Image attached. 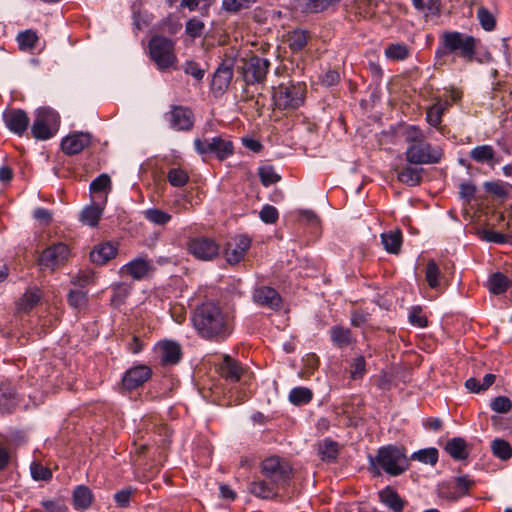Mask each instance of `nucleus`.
I'll use <instances>...</instances> for the list:
<instances>
[{
    "label": "nucleus",
    "mask_w": 512,
    "mask_h": 512,
    "mask_svg": "<svg viewBox=\"0 0 512 512\" xmlns=\"http://www.w3.org/2000/svg\"><path fill=\"white\" fill-rule=\"evenodd\" d=\"M193 326L204 339L222 342L232 333V321L222 307L207 301L198 305L192 315Z\"/></svg>",
    "instance_id": "f257e3e1"
},
{
    "label": "nucleus",
    "mask_w": 512,
    "mask_h": 512,
    "mask_svg": "<svg viewBox=\"0 0 512 512\" xmlns=\"http://www.w3.org/2000/svg\"><path fill=\"white\" fill-rule=\"evenodd\" d=\"M402 136L408 144L405 159L410 164H436L442 158V151L433 147L426 141V135L418 126L408 125L404 128Z\"/></svg>",
    "instance_id": "f03ea898"
},
{
    "label": "nucleus",
    "mask_w": 512,
    "mask_h": 512,
    "mask_svg": "<svg viewBox=\"0 0 512 512\" xmlns=\"http://www.w3.org/2000/svg\"><path fill=\"white\" fill-rule=\"evenodd\" d=\"M476 45L477 39L471 35L458 31H445L442 33L439 47L435 51L437 63L445 64L446 58L451 54L466 62H472L476 55Z\"/></svg>",
    "instance_id": "7ed1b4c3"
},
{
    "label": "nucleus",
    "mask_w": 512,
    "mask_h": 512,
    "mask_svg": "<svg viewBox=\"0 0 512 512\" xmlns=\"http://www.w3.org/2000/svg\"><path fill=\"white\" fill-rule=\"evenodd\" d=\"M305 95V83H281L273 88V105L279 110H295L304 103Z\"/></svg>",
    "instance_id": "20e7f679"
},
{
    "label": "nucleus",
    "mask_w": 512,
    "mask_h": 512,
    "mask_svg": "<svg viewBox=\"0 0 512 512\" xmlns=\"http://www.w3.org/2000/svg\"><path fill=\"white\" fill-rule=\"evenodd\" d=\"M260 472L262 477L278 489L289 486L293 477V469L290 463L278 456L264 459L260 465Z\"/></svg>",
    "instance_id": "39448f33"
},
{
    "label": "nucleus",
    "mask_w": 512,
    "mask_h": 512,
    "mask_svg": "<svg viewBox=\"0 0 512 512\" xmlns=\"http://www.w3.org/2000/svg\"><path fill=\"white\" fill-rule=\"evenodd\" d=\"M148 47L151 59L160 70H167L174 67L177 62V57L173 40L156 35L150 39Z\"/></svg>",
    "instance_id": "423d86ee"
},
{
    "label": "nucleus",
    "mask_w": 512,
    "mask_h": 512,
    "mask_svg": "<svg viewBox=\"0 0 512 512\" xmlns=\"http://www.w3.org/2000/svg\"><path fill=\"white\" fill-rule=\"evenodd\" d=\"M375 461L391 476L401 475L409 468V459L404 450L391 445L380 448Z\"/></svg>",
    "instance_id": "0eeeda50"
},
{
    "label": "nucleus",
    "mask_w": 512,
    "mask_h": 512,
    "mask_svg": "<svg viewBox=\"0 0 512 512\" xmlns=\"http://www.w3.org/2000/svg\"><path fill=\"white\" fill-rule=\"evenodd\" d=\"M242 65L239 67V73L246 85L261 84L266 80L270 67L268 59L253 55L249 58L241 59Z\"/></svg>",
    "instance_id": "6e6552de"
},
{
    "label": "nucleus",
    "mask_w": 512,
    "mask_h": 512,
    "mask_svg": "<svg viewBox=\"0 0 512 512\" xmlns=\"http://www.w3.org/2000/svg\"><path fill=\"white\" fill-rule=\"evenodd\" d=\"M58 115L50 109L38 110L37 116L32 124L31 133L37 140H47L57 131Z\"/></svg>",
    "instance_id": "1a4fd4ad"
},
{
    "label": "nucleus",
    "mask_w": 512,
    "mask_h": 512,
    "mask_svg": "<svg viewBox=\"0 0 512 512\" xmlns=\"http://www.w3.org/2000/svg\"><path fill=\"white\" fill-rule=\"evenodd\" d=\"M188 252L201 261L214 260L219 255V244L210 237L197 236L187 242Z\"/></svg>",
    "instance_id": "9d476101"
},
{
    "label": "nucleus",
    "mask_w": 512,
    "mask_h": 512,
    "mask_svg": "<svg viewBox=\"0 0 512 512\" xmlns=\"http://www.w3.org/2000/svg\"><path fill=\"white\" fill-rule=\"evenodd\" d=\"M194 147L199 154L212 153L220 160L227 159L234 152L233 143L221 137H213L210 140L195 139Z\"/></svg>",
    "instance_id": "9b49d317"
},
{
    "label": "nucleus",
    "mask_w": 512,
    "mask_h": 512,
    "mask_svg": "<svg viewBox=\"0 0 512 512\" xmlns=\"http://www.w3.org/2000/svg\"><path fill=\"white\" fill-rule=\"evenodd\" d=\"M235 60L225 58L215 70L211 82V89L216 94H223L229 87L233 78Z\"/></svg>",
    "instance_id": "f8f14e48"
},
{
    "label": "nucleus",
    "mask_w": 512,
    "mask_h": 512,
    "mask_svg": "<svg viewBox=\"0 0 512 512\" xmlns=\"http://www.w3.org/2000/svg\"><path fill=\"white\" fill-rule=\"evenodd\" d=\"M166 117L170 127L176 131H189L193 128L194 114L188 107L172 106Z\"/></svg>",
    "instance_id": "ddd939ff"
},
{
    "label": "nucleus",
    "mask_w": 512,
    "mask_h": 512,
    "mask_svg": "<svg viewBox=\"0 0 512 512\" xmlns=\"http://www.w3.org/2000/svg\"><path fill=\"white\" fill-rule=\"evenodd\" d=\"M250 245L251 240L247 236H236L225 245L224 256L226 261L231 265L238 264L246 255Z\"/></svg>",
    "instance_id": "4468645a"
},
{
    "label": "nucleus",
    "mask_w": 512,
    "mask_h": 512,
    "mask_svg": "<svg viewBox=\"0 0 512 512\" xmlns=\"http://www.w3.org/2000/svg\"><path fill=\"white\" fill-rule=\"evenodd\" d=\"M69 255V248L64 243H56L45 249L40 258L39 264L41 266L54 269L60 264H63Z\"/></svg>",
    "instance_id": "2eb2a0df"
},
{
    "label": "nucleus",
    "mask_w": 512,
    "mask_h": 512,
    "mask_svg": "<svg viewBox=\"0 0 512 512\" xmlns=\"http://www.w3.org/2000/svg\"><path fill=\"white\" fill-rule=\"evenodd\" d=\"M152 376V370L147 365H137L127 370L122 377V386L132 391L142 386Z\"/></svg>",
    "instance_id": "dca6fc26"
},
{
    "label": "nucleus",
    "mask_w": 512,
    "mask_h": 512,
    "mask_svg": "<svg viewBox=\"0 0 512 512\" xmlns=\"http://www.w3.org/2000/svg\"><path fill=\"white\" fill-rule=\"evenodd\" d=\"M92 136L88 132H75L66 136L61 142V149L66 155H76L91 143Z\"/></svg>",
    "instance_id": "f3484780"
},
{
    "label": "nucleus",
    "mask_w": 512,
    "mask_h": 512,
    "mask_svg": "<svg viewBox=\"0 0 512 512\" xmlns=\"http://www.w3.org/2000/svg\"><path fill=\"white\" fill-rule=\"evenodd\" d=\"M253 300L260 306L277 310L280 308L282 299L280 294L271 287L261 286L254 290Z\"/></svg>",
    "instance_id": "a211bd4d"
},
{
    "label": "nucleus",
    "mask_w": 512,
    "mask_h": 512,
    "mask_svg": "<svg viewBox=\"0 0 512 512\" xmlns=\"http://www.w3.org/2000/svg\"><path fill=\"white\" fill-rule=\"evenodd\" d=\"M4 122L8 129L21 136L29 126V117L27 113L21 109H10L3 115Z\"/></svg>",
    "instance_id": "6ab92c4d"
},
{
    "label": "nucleus",
    "mask_w": 512,
    "mask_h": 512,
    "mask_svg": "<svg viewBox=\"0 0 512 512\" xmlns=\"http://www.w3.org/2000/svg\"><path fill=\"white\" fill-rule=\"evenodd\" d=\"M117 255V246L111 242H102L90 252V260L96 265H105Z\"/></svg>",
    "instance_id": "aec40b11"
},
{
    "label": "nucleus",
    "mask_w": 512,
    "mask_h": 512,
    "mask_svg": "<svg viewBox=\"0 0 512 512\" xmlns=\"http://www.w3.org/2000/svg\"><path fill=\"white\" fill-rule=\"evenodd\" d=\"M219 372L226 380L237 382L240 380L244 370L239 361L229 355H224L219 365Z\"/></svg>",
    "instance_id": "412c9836"
},
{
    "label": "nucleus",
    "mask_w": 512,
    "mask_h": 512,
    "mask_svg": "<svg viewBox=\"0 0 512 512\" xmlns=\"http://www.w3.org/2000/svg\"><path fill=\"white\" fill-rule=\"evenodd\" d=\"M248 490L254 496L262 499H272L278 495V488L264 477L252 481L249 484Z\"/></svg>",
    "instance_id": "4be33fe9"
},
{
    "label": "nucleus",
    "mask_w": 512,
    "mask_h": 512,
    "mask_svg": "<svg viewBox=\"0 0 512 512\" xmlns=\"http://www.w3.org/2000/svg\"><path fill=\"white\" fill-rule=\"evenodd\" d=\"M161 362L164 365H175L182 357L181 346L175 341H164L159 345Z\"/></svg>",
    "instance_id": "5701e85b"
},
{
    "label": "nucleus",
    "mask_w": 512,
    "mask_h": 512,
    "mask_svg": "<svg viewBox=\"0 0 512 512\" xmlns=\"http://www.w3.org/2000/svg\"><path fill=\"white\" fill-rule=\"evenodd\" d=\"M151 270L150 263L144 258L133 259L121 268V272H126L134 280L143 279Z\"/></svg>",
    "instance_id": "b1692460"
},
{
    "label": "nucleus",
    "mask_w": 512,
    "mask_h": 512,
    "mask_svg": "<svg viewBox=\"0 0 512 512\" xmlns=\"http://www.w3.org/2000/svg\"><path fill=\"white\" fill-rule=\"evenodd\" d=\"M380 501L393 512H402L406 504L400 495L391 487H386L379 492Z\"/></svg>",
    "instance_id": "393cba45"
},
{
    "label": "nucleus",
    "mask_w": 512,
    "mask_h": 512,
    "mask_svg": "<svg viewBox=\"0 0 512 512\" xmlns=\"http://www.w3.org/2000/svg\"><path fill=\"white\" fill-rule=\"evenodd\" d=\"M309 33L303 29H294L285 36V41L293 53L300 52L308 43Z\"/></svg>",
    "instance_id": "a878e982"
},
{
    "label": "nucleus",
    "mask_w": 512,
    "mask_h": 512,
    "mask_svg": "<svg viewBox=\"0 0 512 512\" xmlns=\"http://www.w3.org/2000/svg\"><path fill=\"white\" fill-rule=\"evenodd\" d=\"M42 292L39 288L28 289L17 302L19 312H30L41 300Z\"/></svg>",
    "instance_id": "bb28decb"
},
{
    "label": "nucleus",
    "mask_w": 512,
    "mask_h": 512,
    "mask_svg": "<svg viewBox=\"0 0 512 512\" xmlns=\"http://www.w3.org/2000/svg\"><path fill=\"white\" fill-rule=\"evenodd\" d=\"M72 500L75 509L85 510L92 504V491L87 486L79 485L73 491Z\"/></svg>",
    "instance_id": "cd10ccee"
},
{
    "label": "nucleus",
    "mask_w": 512,
    "mask_h": 512,
    "mask_svg": "<svg viewBox=\"0 0 512 512\" xmlns=\"http://www.w3.org/2000/svg\"><path fill=\"white\" fill-rule=\"evenodd\" d=\"M422 172V168L405 166L397 170V179L408 186H418L422 181Z\"/></svg>",
    "instance_id": "c85d7f7f"
},
{
    "label": "nucleus",
    "mask_w": 512,
    "mask_h": 512,
    "mask_svg": "<svg viewBox=\"0 0 512 512\" xmlns=\"http://www.w3.org/2000/svg\"><path fill=\"white\" fill-rule=\"evenodd\" d=\"M445 451L454 460H464L468 457L466 441L461 437H454L447 441Z\"/></svg>",
    "instance_id": "c756f323"
},
{
    "label": "nucleus",
    "mask_w": 512,
    "mask_h": 512,
    "mask_svg": "<svg viewBox=\"0 0 512 512\" xmlns=\"http://www.w3.org/2000/svg\"><path fill=\"white\" fill-rule=\"evenodd\" d=\"M470 158L477 163H487L493 166L495 164V151L490 145L476 146L470 151Z\"/></svg>",
    "instance_id": "7c9ffc66"
},
{
    "label": "nucleus",
    "mask_w": 512,
    "mask_h": 512,
    "mask_svg": "<svg viewBox=\"0 0 512 512\" xmlns=\"http://www.w3.org/2000/svg\"><path fill=\"white\" fill-rule=\"evenodd\" d=\"M318 454L326 462L336 461L339 455V444L331 439H324L318 444Z\"/></svg>",
    "instance_id": "2f4dec72"
},
{
    "label": "nucleus",
    "mask_w": 512,
    "mask_h": 512,
    "mask_svg": "<svg viewBox=\"0 0 512 512\" xmlns=\"http://www.w3.org/2000/svg\"><path fill=\"white\" fill-rule=\"evenodd\" d=\"M450 106L451 103L448 100L437 101L436 103H434L426 111L427 122L433 127L439 126L442 121V115L444 111L448 109V107Z\"/></svg>",
    "instance_id": "473e14b6"
},
{
    "label": "nucleus",
    "mask_w": 512,
    "mask_h": 512,
    "mask_svg": "<svg viewBox=\"0 0 512 512\" xmlns=\"http://www.w3.org/2000/svg\"><path fill=\"white\" fill-rule=\"evenodd\" d=\"M489 291L492 294L499 295L507 291L511 285V280L503 273H493L488 280Z\"/></svg>",
    "instance_id": "72a5a7b5"
},
{
    "label": "nucleus",
    "mask_w": 512,
    "mask_h": 512,
    "mask_svg": "<svg viewBox=\"0 0 512 512\" xmlns=\"http://www.w3.org/2000/svg\"><path fill=\"white\" fill-rule=\"evenodd\" d=\"M332 342L339 348L350 345L353 341L351 330L342 326H333L330 330Z\"/></svg>",
    "instance_id": "f704fd0d"
},
{
    "label": "nucleus",
    "mask_w": 512,
    "mask_h": 512,
    "mask_svg": "<svg viewBox=\"0 0 512 512\" xmlns=\"http://www.w3.org/2000/svg\"><path fill=\"white\" fill-rule=\"evenodd\" d=\"M381 240L387 252L397 254L402 244V233L400 230L382 233Z\"/></svg>",
    "instance_id": "c9c22d12"
},
{
    "label": "nucleus",
    "mask_w": 512,
    "mask_h": 512,
    "mask_svg": "<svg viewBox=\"0 0 512 512\" xmlns=\"http://www.w3.org/2000/svg\"><path fill=\"white\" fill-rule=\"evenodd\" d=\"M385 56L393 61H402L410 56V48L404 43H391L385 48Z\"/></svg>",
    "instance_id": "e433bc0d"
},
{
    "label": "nucleus",
    "mask_w": 512,
    "mask_h": 512,
    "mask_svg": "<svg viewBox=\"0 0 512 512\" xmlns=\"http://www.w3.org/2000/svg\"><path fill=\"white\" fill-rule=\"evenodd\" d=\"M441 272L437 263L431 259L427 262L425 269V279L428 286L432 289H437L440 286Z\"/></svg>",
    "instance_id": "4c0bfd02"
},
{
    "label": "nucleus",
    "mask_w": 512,
    "mask_h": 512,
    "mask_svg": "<svg viewBox=\"0 0 512 512\" xmlns=\"http://www.w3.org/2000/svg\"><path fill=\"white\" fill-rule=\"evenodd\" d=\"M491 449L493 454L501 460H508L512 456V447L506 440L499 438L493 440Z\"/></svg>",
    "instance_id": "58836bf2"
},
{
    "label": "nucleus",
    "mask_w": 512,
    "mask_h": 512,
    "mask_svg": "<svg viewBox=\"0 0 512 512\" xmlns=\"http://www.w3.org/2000/svg\"><path fill=\"white\" fill-rule=\"evenodd\" d=\"M454 490L457 500L469 494V490L475 485V481L470 479L468 475L457 476L453 478Z\"/></svg>",
    "instance_id": "ea45409f"
},
{
    "label": "nucleus",
    "mask_w": 512,
    "mask_h": 512,
    "mask_svg": "<svg viewBox=\"0 0 512 512\" xmlns=\"http://www.w3.org/2000/svg\"><path fill=\"white\" fill-rule=\"evenodd\" d=\"M411 460L419 461L424 464L435 465L438 461V450L436 448H426L414 452Z\"/></svg>",
    "instance_id": "a19ab883"
},
{
    "label": "nucleus",
    "mask_w": 512,
    "mask_h": 512,
    "mask_svg": "<svg viewBox=\"0 0 512 512\" xmlns=\"http://www.w3.org/2000/svg\"><path fill=\"white\" fill-rule=\"evenodd\" d=\"M484 188L487 193L504 200L508 197L509 189H512V185L500 182H486Z\"/></svg>",
    "instance_id": "79ce46f5"
},
{
    "label": "nucleus",
    "mask_w": 512,
    "mask_h": 512,
    "mask_svg": "<svg viewBox=\"0 0 512 512\" xmlns=\"http://www.w3.org/2000/svg\"><path fill=\"white\" fill-rule=\"evenodd\" d=\"M168 182L174 187H183L189 181V174L182 168H171L167 172Z\"/></svg>",
    "instance_id": "37998d69"
},
{
    "label": "nucleus",
    "mask_w": 512,
    "mask_h": 512,
    "mask_svg": "<svg viewBox=\"0 0 512 512\" xmlns=\"http://www.w3.org/2000/svg\"><path fill=\"white\" fill-rule=\"evenodd\" d=\"M145 218L153 224L165 225L171 220V215L158 208H151L144 211Z\"/></svg>",
    "instance_id": "c03bdc74"
},
{
    "label": "nucleus",
    "mask_w": 512,
    "mask_h": 512,
    "mask_svg": "<svg viewBox=\"0 0 512 512\" xmlns=\"http://www.w3.org/2000/svg\"><path fill=\"white\" fill-rule=\"evenodd\" d=\"M204 30L205 23L197 17H192L186 22L185 33L192 39L200 38Z\"/></svg>",
    "instance_id": "a18cd8bd"
},
{
    "label": "nucleus",
    "mask_w": 512,
    "mask_h": 512,
    "mask_svg": "<svg viewBox=\"0 0 512 512\" xmlns=\"http://www.w3.org/2000/svg\"><path fill=\"white\" fill-rule=\"evenodd\" d=\"M17 41L21 50H32L36 47L38 36L36 32L26 30L18 34Z\"/></svg>",
    "instance_id": "49530a36"
},
{
    "label": "nucleus",
    "mask_w": 512,
    "mask_h": 512,
    "mask_svg": "<svg viewBox=\"0 0 512 512\" xmlns=\"http://www.w3.org/2000/svg\"><path fill=\"white\" fill-rule=\"evenodd\" d=\"M312 391L305 387H296L291 390L289 400L295 405L306 404L312 399Z\"/></svg>",
    "instance_id": "de8ad7c7"
},
{
    "label": "nucleus",
    "mask_w": 512,
    "mask_h": 512,
    "mask_svg": "<svg viewBox=\"0 0 512 512\" xmlns=\"http://www.w3.org/2000/svg\"><path fill=\"white\" fill-rule=\"evenodd\" d=\"M477 18L481 27L485 31H492L496 27V19L494 15L484 6L477 10Z\"/></svg>",
    "instance_id": "09e8293b"
},
{
    "label": "nucleus",
    "mask_w": 512,
    "mask_h": 512,
    "mask_svg": "<svg viewBox=\"0 0 512 512\" xmlns=\"http://www.w3.org/2000/svg\"><path fill=\"white\" fill-rule=\"evenodd\" d=\"M101 214L102 211L99 207L88 206L81 212L80 219L82 222L94 227L98 224Z\"/></svg>",
    "instance_id": "8fccbe9b"
},
{
    "label": "nucleus",
    "mask_w": 512,
    "mask_h": 512,
    "mask_svg": "<svg viewBox=\"0 0 512 512\" xmlns=\"http://www.w3.org/2000/svg\"><path fill=\"white\" fill-rule=\"evenodd\" d=\"M258 175L262 185L265 187L275 184L281 179L280 175H278L271 166L260 167Z\"/></svg>",
    "instance_id": "3c124183"
},
{
    "label": "nucleus",
    "mask_w": 512,
    "mask_h": 512,
    "mask_svg": "<svg viewBox=\"0 0 512 512\" xmlns=\"http://www.w3.org/2000/svg\"><path fill=\"white\" fill-rule=\"evenodd\" d=\"M340 1L341 0H306V9L311 13H319Z\"/></svg>",
    "instance_id": "603ef678"
},
{
    "label": "nucleus",
    "mask_w": 512,
    "mask_h": 512,
    "mask_svg": "<svg viewBox=\"0 0 512 512\" xmlns=\"http://www.w3.org/2000/svg\"><path fill=\"white\" fill-rule=\"evenodd\" d=\"M111 187V179L108 174H100L90 183L91 193H100Z\"/></svg>",
    "instance_id": "864d4df0"
},
{
    "label": "nucleus",
    "mask_w": 512,
    "mask_h": 512,
    "mask_svg": "<svg viewBox=\"0 0 512 512\" xmlns=\"http://www.w3.org/2000/svg\"><path fill=\"white\" fill-rule=\"evenodd\" d=\"M250 0H223L222 9L227 12L238 13L250 7Z\"/></svg>",
    "instance_id": "5fc2aeb1"
},
{
    "label": "nucleus",
    "mask_w": 512,
    "mask_h": 512,
    "mask_svg": "<svg viewBox=\"0 0 512 512\" xmlns=\"http://www.w3.org/2000/svg\"><path fill=\"white\" fill-rule=\"evenodd\" d=\"M67 300L72 307L80 309L87 303V293L82 290H71Z\"/></svg>",
    "instance_id": "6e6d98bb"
},
{
    "label": "nucleus",
    "mask_w": 512,
    "mask_h": 512,
    "mask_svg": "<svg viewBox=\"0 0 512 512\" xmlns=\"http://www.w3.org/2000/svg\"><path fill=\"white\" fill-rule=\"evenodd\" d=\"M31 475L36 481H48L52 478V472L49 468L35 462L31 465Z\"/></svg>",
    "instance_id": "4d7b16f0"
},
{
    "label": "nucleus",
    "mask_w": 512,
    "mask_h": 512,
    "mask_svg": "<svg viewBox=\"0 0 512 512\" xmlns=\"http://www.w3.org/2000/svg\"><path fill=\"white\" fill-rule=\"evenodd\" d=\"M490 407L497 413H508L512 408V402L506 396H498L491 401Z\"/></svg>",
    "instance_id": "13d9d810"
},
{
    "label": "nucleus",
    "mask_w": 512,
    "mask_h": 512,
    "mask_svg": "<svg viewBox=\"0 0 512 512\" xmlns=\"http://www.w3.org/2000/svg\"><path fill=\"white\" fill-rule=\"evenodd\" d=\"M260 219L267 224H273L278 220V210L272 205H265L259 213Z\"/></svg>",
    "instance_id": "bf43d9fd"
},
{
    "label": "nucleus",
    "mask_w": 512,
    "mask_h": 512,
    "mask_svg": "<svg viewBox=\"0 0 512 512\" xmlns=\"http://www.w3.org/2000/svg\"><path fill=\"white\" fill-rule=\"evenodd\" d=\"M409 321L412 325L420 328H424L428 324V320L424 315H422V309L419 306L412 308L409 314Z\"/></svg>",
    "instance_id": "052dcab7"
},
{
    "label": "nucleus",
    "mask_w": 512,
    "mask_h": 512,
    "mask_svg": "<svg viewBox=\"0 0 512 512\" xmlns=\"http://www.w3.org/2000/svg\"><path fill=\"white\" fill-rule=\"evenodd\" d=\"M184 72L198 81H201L205 75V70L197 62L187 61L184 66Z\"/></svg>",
    "instance_id": "680f3d73"
},
{
    "label": "nucleus",
    "mask_w": 512,
    "mask_h": 512,
    "mask_svg": "<svg viewBox=\"0 0 512 512\" xmlns=\"http://www.w3.org/2000/svg\"><path fill=\"white\" fill-rule=\"evenodd\" d=\"M94 281V272L92 270L80 271L73 277L72 283L80 287H85Z\"/></svg>",
    "instance_id": "e2e57ef3"
},
{
    "label": "nucleus",
    "mask_w": 512,
    "mask_h": 512,
    "mask_svg": "<svg viewBox=\"0 0 512 512\" xmlns=\"http://www.w3.org/2000/svg\"><path fill=\"white\" fill-rule=\"evenodd\" d=\"M14 394L7 392L3 388H0V411L9 412L14 406Z\"/></svg>",
    "instance_id": "0e129e2a"
},
{
    "label": "nucleus",
    "mask_w": 512,
    "mask_h": 512,
    "mask_svg": "<svg viewBox=\"0 0 512 512\" xmlns=\"http://www.w3.org/2000/svg\"><path fill=\"white\" fill-rule=\"evenodd\" d=\"M365 366V358L363 356L356 357L351 365V377L353 379L361 378L366 371Z\"/></svg>",
    "instance_id": "69168bd1"
},
{
    "label": "nucleus",
    "mask_w": 512,
    "mask_h": 512,
    "mask_svg": "<svg viewBox=\"0 0 512 512\" xmlns=\"http://www.w3.org/2000/svg\"><path fill=\"white\" fill-rule=\"evenodd\" d=\"M438 496L449 501H457L455 490L448 482H442L438 485Z\"/></svg>",
    "instance_id": "338daca9"
},
{
    "label": "nucleus",
    "mask_w": 512,
    "mask_h": 512,
    "mask_svg": "<svg viewBox=\"0 0 512 512\" xmlns=\"http://www.w3.org/2000/svg\"><path fill=\"white\" fill-rule=\"evenodd\" d=\"M484 238L486 241L491 242V243L505 244L509 241V239L511 237L507 234L488 230V231H485Z\"/></svg>",
    "instance_id": "774afa93"
}]
</instances>
